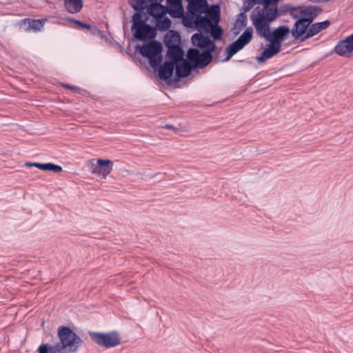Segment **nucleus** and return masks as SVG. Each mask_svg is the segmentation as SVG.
Wrapping results in <instances>:
<instances>
[{
  "label": "nucleus",
  "instance_id": "nucleus-1",
  "mask_svg": "<svg viewBox=\"0 0 353 353\" xmlns=\"http://www.w3.org/2000/svg\"><path fill=\"white\" fill-rule=\"evenodd\" d=\"M57 335L59 341L54 343H43L38 347V353H74L83 343V340L71 328L60 326Z\"/></svg>",
  "mask_w": 353,
  "mask_h": 353
},
{
  "label": "nucleus",
  "instance_id": "nucleus-2",
  "mask_svg": "<svg viewBox=\"0 0 353 353\" xmlns=\"http://www.w3.org/2000/svg\"><path fill=\"white\" fill-rule=\"evenodd\" d=\"M277 17V13H267L262 15L257 12L256 16H250V19L255 28L257 34L272 44H276L281 48V42L287 35V26H283L277 28L272 32H270V25Z\"/></svg>",
  "mask_w": 353,
  "mask_h": 353
},
{
  "label": "nucleus",
  "instance_id": "nucleus-3",
  "mask_svg": "<svg viewBox=\"0 0 353 353\" xmlns=\"http://www.w3.org/2000/svg\"><path fill=\"white\" fill-rule=\"evenodd\" d=\"M323 12V9L317 6H299L296 7L288 5V13L296 21L292 30L288 28V34L291 32L295 39L303 35L306 28H309L313 21Z\"/></svg>",
  "mask_w": 353,
  "mask_h": 353
},
{
  "label": "nucleus",
  "instance_id": "nucleus-4",
  "mask_svg": "<svg viewBox=\"0 0 353 353\" xmlns=\"http://www.w3.org/2000/svg\"><path fill=\"white\" fill-rule=\"evenodd\" d=\"M163 50L160 42L152 41L148 44L143 45L140 48V53L149 59L150 64L152 68L156 69L161 63Z\"/></svg>",
  "mask_w": 353,
  "mask_h": 353
},
{
  "label": "nucleus",
  "instance_id": "nucleus-5",
  "mask_svg": "<svg viewBox=\"0 0 353 353\" xmlns=\"http://www.w3.org/2000/svg\"><path fill=\"white\" fill-rule=\"evenodd\" d=\"M91 339L98 345L105 348H111L121 344V339L116 331L110 332H89Z\"/></svg>",
  "mask_w": 353,
  "mask_h": 353
},
{
  "label": "nucleus",
  "instance_id": "nucleus-6",
  "mask_svg": "<svg viewBox=\"0 0 353 353\" xmlns=\"http://www.w3.org/2000/svg\"><path fill=\"white\" fill-rule=\"evenodd\" d=\"M253 37V30L252 27L247 28L244 32L233 43L228 46L226 49L228 57L225 59L228 61L239 50L243 49L247 44H248Z\"/></svg>",
  "mask_w": 353,
  "mask_h": 353
},
{
  "label": "nucleus",
  "instance_id": "nucleus-7",
  "mask_svg": "<svg viewBox=\"0 0 353 353\" xmlns=\"http://www.w3.org/2000/svg\"><path fill=\"white\" fill-rule=\"evenodd\" d=\"M187 58L189 63H192L194 68H204L208 65L212 59V54L210 51H204L200 53L199 50L195 48H191L188 51Z\"/></svg>",
  "mask_w": 353,
  "mask_h": 353
},
{
  "label": "nucleus",
  "instance_id": "nucleus-8",
  "mask_svg": "<svg viewBox=\"0 0 353 353\" xmlns=\"http://www.w3.org/2000/svg\"><path fill=\"white\" fill-rule=\"evenodd\" d=\"M92 173L101 179H105L113 169V161L99 159L97 163H92Z\"/></svg>",
  "mask_w": 353,
  "mask_h": 353
},
{
  "label": "nucleus",
  "instance_id": "nucleus-9",
  "mask_svg": "<svg viewBox=\"0 0 353 353\" xmlns=\"http://www.w3.org/2000/svg\"><path fill=\"white\" fill-rule=\"evenodd\" d=\"M334 52L341 57H352L353 55V33L339 41L330 53L332 54Z\"/></svg>",
  "mask_w": 353,
  "mask_h": 353
},
{
  "label": "nucleus",
  "instance_id": "nucleus-10",
  "mask_svg": "<svg viewBox=\"0 0 353 353\" xmlns=\"http://www.w3.org/2000/svg\"><path fill=\"white\" fill-rule=\"evenodd\" d=\"M330 24L331 22L329 20H325L321 22H316L314 23H312L309 28H306L303 35L297 36L295 39L300 42L305 41V40L317 34L321 31L327 29L330 26Z\"/></svg>",
  "mask_w": 353,
  "mask_h": 353
},
{
  "label": "nucleus",
  "instance_id": "nucleus-11",
  "mask_svg": "<svg viewBox=\"0 0 353 353\" xmlns=\"http://www.w3.org/2000/svg\"><path fill=\"white\" fill-rule=\"evenodd\" d=\"M255 3L262 4L263 6L256 7L250 16H256L257 12H259L262 15L266 14L267 13H278L277 5L279 0H250Z\"/></svg>",
  "mask_w": 353,
  "mask_h": 353
},
{
  "label": "nucleus",
  "instance_id": "nucleus-12",
  "mask_svg": "<svg viewBox=\"0 0 353 353\" xmlns=\"http://www.w3.org/2000/svg\"><path fill=\"white\" fill-rule=\"evenodd\" d=\"M134 36L138 40L145 41L157 36L156 29L145 23L134 29Z\"/></svg>",
  "mask_w": 353,
  "mask_h": 353
},
{
  "label": "nucleus",
  "instance_id": "nucleus-13",
  "mask_svg": "<svg viewBox=\"0 0 353 353\" xmlns=\"http://www.w3.org/2000/svg\"><path fill=\"white\" fill-rule=\"evenodd\" d=\"M192 42L194 46L201 48H208L205 51H210V54L214 50L216 46L207 36L201 33H195L192 36Z\"/></svg>",
  "mask_w": 353,
  "mask_h": 353
},
{
  "label": "nucleus",
  "instance_id": "nucleus-14",
  "mask_svg": "<svg viewBox=\"0 0 353 353\" xmlns=\"http://www.w3.org/2000/svg\"><path fill=\"white\" fill-rule=\"evenodd\" d=\"M207 0H191L188 5L187 9L190 14L195 15L205 13L208 9Z\"/></svg>",
  "mask_w": 353,
  "mask_h": 353
},
{
  "label": "nucleus",
  "instance_id": "nucleus-15",
  "mask_svg": "<svg viewBox=\"0 0 353 353\" xmlns=\"http://www.w3.org/2000/svg\"><path fill=\"white\" fill-rule=\"evenodd\" d=\"M157 68H159V77L160 79L165 81L172 77L175 68V63L166 61L163 65H159Z\"/></svg>",
  "mask_w": 353,
  "mask_h": 353
},
{
  "label": "nucleus",
  "instance_id": "nucleus-16",
  "mask_svg": "<svg viewBox=\"0 0 353 353\" xmlns=\"http://www.w3.org/2000/svg\"><path fill=\"white\" fill-rule=\"evenodd\" d=\"M176 74L179 79L189 76L194 67L185 59L175 63Z\"/></svg>",
  "mask_w": 353,
  "mask_h": 353
},
{
  "label": "nucleus",
  "instance_id": "nucleus-17",
  "mask_svg": "<svg viewBox=\"0 0 353 353\" xmlns=\"http://www.w3.org/2000/svg\"><path fill=\"white\" fill-rule=\"evenodd\" d=\"M208 16L215 23V26L212 25V28H211L210 30L211 35L214 40H220L222 37L223 30L221 28L217 25L219 20V14L218 12H209Z\"/></svg>",
  "mask_w": 353,
  "mask_h": 353
},
{
  "label": "nucleus",
  "instance_id": "nucleus-18",
  "mask_svg": "<svg viewBox=\"0 0 353 353\" xmlns=\"http://www.w3.org/2000/svg\"><path fill=\"white\" fill-rule=\"evenodd\" d=\"M164 43L166 48L180 46V34L175 30L168 31L164 37Z\"/></svg>",
  "mask_w": 353,
  "mask_h": 353
},
{
  "label": "nucleus",
  "instance_id": "nucleus-19",
  "mask_svg": "<svg viewBox=\"0 0 353 353\" xmlns=\"http://www.w3.org/2000/svg\"><path fill=\"white\" fill-rule=\"evenodd\" d=\"M211 20L212 19L210 17L208 18L198 14L195 19V25L197 30L200 32H209L213 25Z\"/></svg>",
  "mask_w": 353,
  "mask_h": 353
},
{
  "label": "nucleus",
  "instance_id": "nucleus-20",
  "mask_svg": "<svg viewBox=\"0 0 353 353\" xmlns=\"http://www.w3.org/2000/svg\"><path fill=\"white\" fill-rule=\"evenodd\" d=\"M280 48L279 45L272 44L265 48L262 52L261 55L256 58L259 63H264L267 59H269L279 52Z\"/></svg>",
  "mask_w": 353,
  "mask_h": 353
},
{
  "label": "nucleus",
  "instance_id": "nucleus-21",
  "mask_svg": "<svg viewBox=\"0 0 353 353\" xmlns=\"http://www.w3.org/2000/svg\"><path fill=\"white\" fill-rule=\"evenodd\" d=\"M184 52L181 46L168 48L166 57L170 61L177 63L183 59Z\"/></svg>",
  "mask_w": 353,
  "mask_h": 353
},
{
  "label": "nucleus",
  "instance_id": "nucleus-22",
  "mask_svg": "<svg viewBox=\"0 0 353 353\" xmlns=\"http://www.w3.org/2000/svg\"><path fill=\"white\" fill-rule=\"evenodd\" d=\"M168 11V8L160 3H152L148 9L149 14L157 19L162 17Z\"/></svg>",
  "mask_w": 353,
  "mask_h": 353
},
{
  "label": "nucleus",
  "instance_id": "nucleus-23",
  "mask_svg": "<svg viewBox=\"0 0 353 353\" xmlns=\"http://www.w3.org/2000/svg\"><path fill=\"white\" fill-rule=\"evenodd\" d=\"M23 24L24 26V30L26 32L40 30L43 26L41 20L31 19H25L23 21Z\"/></svg>",
  "mask_w": 353,
  "mask_h": 353
},
{
  "label": "nucleus",
  "instance_id": "nucleus-24",
  "mask_svg": "<svg viewBox=\"0 0 353 353\" xmlns=\"http://www.w3.org/2000/svg\"><path fill=\"white\" fill-rule=\"evenodd\" d=\"M65 7L71 14L79 12L83 7L82 0H64Z\"/></svg>",
  "mask_w": 353,
  "mask_h": 353
},
{
  "label": "nucleus",
  "instance_id": "nucleus-25",
  "mask_svg": "<svg viewBox=\"0 0 353 353\" xmlns=\"http://www.w3.org/2000/svg\"><path fill=\"white\" fill-rule=\"evenodd\" d=\"M247 26V16L245 13L239 14L234 24V34H238L240 31Z\"/></svg>",
  "mask_w": 353,
  "mask_h": 353
},
{
  "label": "nucleus",
  "instance_id": "nucleus-26",
  "mask_svg": "<svg viewBox=\"0 0 353 353\" xmlns=\"http://www.w3.org/2000/svg\"><path fill=\"white\" fill-rule=\"evenodd\" d=\"M171 20L167 17L157 19V27L159 30L165 31L171 26Z\"/></svg>",
  "mask_w": 353,
  "mask_h": 353
},
{
  "label": "nucleus",
  "instance_id": "nucleus-27",
  "mask_svg": "<svg viewBox=\"0 0 353 353\" xmlns=\"http://www.w3.org/2000/svg\"><path fill=\"white\" fill-rule=\"evenodd\" d=\"M133 25L132 26V30H134L136 28L145 24V19H143V14L141 12H136L132 17Z\"/></svg>",
  "mask_w": 353,
  "mask_h": 353
},
{
  "label": "nucleus",
  "instance_id": "nucleus-28",
  "mask_svg": "<svg viewBox=\"0 0 353 353\" xmlns=\"http://www.w3.org/2000/svg\"><path fill=\"white\" fill-rule=\"evenodd\" d=\"M130 4L136 11H142L147 7L146 0H130Z\"/></svg>",
  "mask_w": 353,
  "mask_h": 353
},
{
  "label": "nucleus",
  "instance_id": "nucleus-29",
  "mask_svg": "<svg viewBox=\"0 0 353 353\" xmlns=\"http://www.w3.org/2000/svg\"><path fill=\"white\" fill-rule=\"evenodd\" d=\"M25 165L28 167H35L42 170H47L48 163H31L26 162Z\"/></svg>",
  "mask_w": 353,
  "mask_h": 353
},
{
  "label": "nucleus",
  "instance_id": "nucleus-30",
  "mask_svg": "<svg viewBox=\"0 0 353 353\" xmlns=\"http://www.w3.org/2000/svg\"><path fill=\"white\" fill-rule=\"evenodd\" d=\"M62 167L58 165L53 164L52 163H48V171H52L54 172H60L62 171Z\"/></svg>",
  "mask_w": 353,
  "mask_h": 353
},
{
  "label": "nucleus",
  "instance_id": "nucleus-31",
  "mask_svg": "<svg viewBox=\"0 0 353 353\" xmlns=\"http://www.w3.org/2000/svg\"><path fill=\"white\" fill-rule=\"evenodd\" d=\"M167 3L169 6L176 8L181 5V0H167Z\"/></svg>",
  "mask_w": 353,
  "mask_h": 353
},
{
  "label": "nucleus",
  "instance_id": "nucleus-32",
  "mask_svg": "<svg viewBox=\"0 0 353 353\" xmlns=\"http://www.w3.org/2000/svg\"><path fill=\"white\" fill-rule=\"evenodd\" d=\"M73 21L82 28H87V29L90 28V26L89 24L85 23L83 22L78 21V20H73Z\"/></svg>",
  "mask_w": 353,
  "mask_h": 353
},
{
  "label": "nucleus",
  "instance_id": "nucleus-33",
  "mask_svg": "<svg viewBox=\"0 0 353 353\" xmlns=\"http://www.w3.org/2000/svg\"><path fill=\"white\" fill-rule=\"evenodd\" d=\"M255 4L254 2L252 1L251 3H245L243 5V10L244 12H248Z\"/></svg>",
  "mask_w": 353,
  "mask_h": 353
},
{
  "label": "nucleus",
  "instance_id": "nucleus-34",
  "mask_svg": "<svg viewBox=\"0 0 353 353\" xmlns=\"http://www.w3.org/2000/svg\"><path fill=\"white\" fill-rule=\"evenodd\" d=\"M63 86L65 88L75 90V91H77L78 90H79V88L77 87L72 86V85H68V84H63Z\"/></svg>",
  "mask_w": 353,
  "mask_h": 353
},
{
  "label": "nucleus",
  "instance_id": "nucleus-35",
  "mask_svg": "<svg viewBox=\"0 0 353 353\" xmlns=\"http://www.w3.org/2000/svg\"><path fill=\"white\" fill-rule=\"evenodd\" d=\"M163 128L168 130H175L174 127L172 125L170 124L164 125Z\"/></svg>",
  "mask_w": 353,
  "mask_h": 353
}]
</instances>
